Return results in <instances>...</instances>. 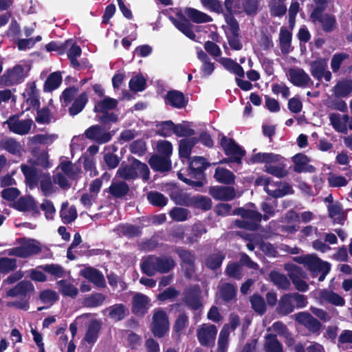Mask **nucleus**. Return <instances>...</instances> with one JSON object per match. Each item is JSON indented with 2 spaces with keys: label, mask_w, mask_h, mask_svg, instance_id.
Segmentation results:
<instances>
[{
  "label": "nucleus",
  "mask_w": 352,
  "mask_h": 352,
  "mask_svg": "<svg viewBox=\"0 0 352 352\" xmlns=\"http://www.w3.org/2000/svg\"><path fill=\"white\" fill-rule=\"evenodd\" d=\"M188 160V166L186 172L188 177L180 170L177 174L178 179L192 188L203 187L206 179L204 171L210 166V163L201 156L190 157Z\"/></svg>",
  "instance_id": "f257e3e1"
},
{
  "label": "nucleus",
  "mask_w": 352,
  "mask_h": 352,
  "mask_svg": "<svg viewBox=\"0 0 352 352\" xmlns=\"http://www.w3.org/2000/svg\"><path fill=\"white\" fill-rule=\"evenodd\" d=\"M118 101L109 96H104L103 99L96 102L94 111L96 113V120L101 124L104 127L110 128L111 124L116 123L118 121V115L113 112H110L117 108Z\"/></svg>",
  "instance_id": "f03ea898"
},
{
  "label": "nucleus",
  "mask_w": 352,
  "mask_h": 352,
  "mask_svg": "<svg viewBox=\"0 0 352 352\" xmlns=\"http://www.w3.org/2000/svg\"><path fill=\"white\" fill-rule=\"evenodd\" d=\"M117 175L124 180L135 179L138 177L147 182L150 179V170L146 164L132 157L128 164H122Z\"/></svg>",
  "instance_id": "7ed1b4c3"
},
{
  "label": "nucleus",
  "mask_w": 352,
  "mask_h": 352,
  "mask_svg": "<svg viewBox=\"0 0 352 352\" xmlns=\"http://www.w3.org/2000/svg\"><path fill=\"white\" fill-rule=\"evenodd\" d=\"M19 243L20 246L8 250L10 256L26 258L32 255L38 254L42 251L41 243L36 239L21 238L19 239Z\"/></svg>",
  "instance_id": "20e7f679"
},
{
  "label": "nucleus",
  "mask_w": 352,
  "mask_h": 352,
  "mask_svg": "<svg viewBox=\"0 0 352 352\" xmlns=\"http://www.w3.org/2000/svg\"><path fill=\"white\" fill-rule=\"evenodd\" d=\"M169 329V320L166 313L162 309L155 311L151 324V331L156 338H163Z\"/></svg>",
  "instance_id": "39448f33"
},
{
  "label": "nucleus",
  "mask_w": 352,
  "mask_h": 352,
  "mask_svg": "<svg viewBox=\"0 0 352 352\" xmlns=\"http://www.w3.org/2000/svg\"><path fill=\"white\" fill-rule=\"evenodd\" d=\"M306 267L310 271L313 278L318 276V280L320 282L324 280L331 270V264L329 263L323 261L314 255H311Z\"/></svg>",
  "instance_id": "423d86ee"
},
{
  "label": "nucleus",
  "mask_w": 352,
  "mask_h": 352,
  "mask_svg": "<svg viewBox=\"0 0 352 352\" xmlns=\"http://www.w3.org/2000/svg\"><path fill=\"white\" fill-rule=\"evenodd\" d=\"M217 328L214 324H203L197 329V337L199 342L204 347H213L215 344Z\"/></svg>",
  "instance_id": "0eeeda50"
},
{
  "label": "nucleus",
  "mask_w": 352,
  "mask_h": 352,
  "mask_svg": "<svg viewBox=\"0 0 352 352\" xmlns=\"http://www.w3.org/2000/svg\"><path fill=\"white\" fill-rule=\"evenodd\" d=\"M182 301L191 309L197 310L202 307L201 291L199 285L186 287L183 292Z\"/></svg>",
  "instance_id": "6e6552de"
},
{
  "label": "nucleus",
  "mask_w": 352,
  "mask_h": 352,
  "mask_svg": "<svg viewBox=\"0 0 352 352\" xmlns=\"http://www.w3.org/2000/svg\"><path fill=\"white\" fill-rule=\"evenodd\" d=\"M285 270L288 271L289 277L298 291L307 292L309 289L307 283L301 279L305 274L301 267L295 264H287Z\"/></svg>",
  "instance_id": "1a4fd4ad"
},
{
  "label": "nucleus",
  "mask_w": 352,
  "mask_h": 352,
  "mask_svg": "<svg viewBox=\"0 0 352 352\" xmlns=\"http://www.w3.org/2000/svg\"><path fill=\"white\" fill-rule=\"evenodd\" d=\"M25 78L24 68L21 65H16L11 69H8L0 76V83L10 86L19 84Z\"/></svg>",
  "instance_id": "9d476101"
},
{
  "label": "nucleus",
  "mask_w": 352,
  "mask_h": 352,
  "mask_svg": "<svg viewBox=\"0 0 352 352\" xmlns=\"http://www.w3.org/2000/svg\"><path fill=\"white\" fill-rule=\"evenodd\" d=\"M6 123L11 132L18 135H26L30 132L33 121L31 119L21 120L17 115H14L7 120Z\"/></svg>",
  "instance_id": "9b49d317"
},
{
  "label": "nucleus",
  "mask_w": 352,
  "mask_h": 352,
  "mask_svg": "<svg viewBox=\"0 0 352 352\" xmlns=\"http://www.w3.org/2000/svg\"><path fill=\"white\" fill-rule=\"evenodd\" d=\"M103 128L101 124L92 125L85 131V137L91 140H94L99 144H104L109 142L114 133L113 131L102 133Z\"/></svg>",
  "instance_id": "f8f14e48"
},
{
  "label": "nucleus",
  "mask_w": 352,
  "mask_h": 352,
  "mask_svg": "<svg viewBox=\"0 0 352 352\" xmlns=\"http://www.w3.org/2000/svg\"><path fill=\"white\" fill-rule=\"evenodd\" d=\"M224 153L227 156L238 157L242 162V159L245 155V151L236 143L234 139L223 136L220 141Z\"/></svg>",
  "instance_id": "ddd939ff"
},
{
  "label": "nucleus",
  "mask_w": 352,
  "mask_h": 352,
  "mask_svg": "<svg viewBox=\"0 0 352 352\" xmlns=\"http://www.w3.org/2000/svg\"><path fill=\"white\" fill-rule=\"evenodd\" d=\"M310 19L312 22L316 21L322 25V30L324 32H331L336 27V16L330 14H323V12H317L315 14L311 12Z\"/></svg>",
  "instance_id": "4468645a"
},
{
  "label": "nucleus",
  "mask_w": 352,
  "mask_h": 352,
  "mask_svg": "<svg viewBox=\"0 0 352 352\" xmlns=\"http://www.w3.org/2000/svg\"><path fill=\"white\" fill-rule=\"evenodd\" d=\"M164 101L166 104L174 108L182 109L186 107L188 104V98L182 91L172 89L167 91L164 97Z\"/></svg>",
  "instance_id": "2eb2a0df"
},
{
  "label": "nucleus",
  "mask_w": 352,
  "mask_h": 352,
  "mask_svg": "<svg viewBox=\"0 0 352 352\" xmlns=\"http://www.w3.org/2000/svg\"><path fill=\"white\" fill-rule=\"evenodd\" d=\"M295 320L312 333L319 331L322 326L320 322L309 312L303 311L295 314Z\"/></svg>",
  "instance_id": "dca6fc26"
},
{
  "label": "nucleus",
  "mask_w": 352,
  "mask_h": 352,
  "mask_svg": "<svg viewBox=\"0 0 352 352\" xmlns=\"http://www.w3.org/2000/svg\"><path fill=\"white\" fill-rule=\"evenodd\" d=\"M243 2L241 0H225L224 8L225 12L223 16L226 22H238L234 18V14H239L243 13Z\"/></svg>",
  "instance_id": "f3484780"
},
{
  "label": "nucleus",
  "mask_w": 352,
  "mask_h": 352,
  "mask_svg": "<svg viewBox=\"0 0 352 352\" xmlns=\"http://www.w3.org/2000/svg\"><path fill=\"white\" fill-rule=\"evenodd\" d=\"M13 208L20 212L31 211L34 217L40 215L37 204L32 197H21L13 204Z\"/></svg>",
  "instance_id": "a211bd4d"
},
{
  "label": "nucleus",
  "mask_w": 352,
  "mask_h": 352,
  "mask_svg": "<svg viewBox=\"0 0 352 352\" xmlns=\"http://www.w3.org/2000/svg\"><path fill=\"white\" fill-rule=\"evenodd\" d=\"M149 308V298L146 295L137 293L132 298V312L138 316H144Z\"/></svg>",
  "instance_id": "6ab92c4d"
},
{
  "label": "nucleus",
  "mask_w": 352,
  "mask_h": 352,
  "mask_svg": "<svg viewBox=\"0 0 352 352\" xmlns=\"http://www.w3.org/2000/svg\"><path fill=\"white\" fill-rule=\"evenodd\" d=\"M209 194L216 200L231 201L236 197V191L232 186H212Z\"/></svg>",
  "instance_id": "aec40b11"
},
{
  "label": "nucleus",
  "mask_w": 352,
  "mask_h": 352,
  "mask_svg": "<svg viewBox=\"0 0 352 352\" xmlns=\"http://www.w3.org/2000/svg\"><path fill=\"white\" fill-rule=\"evenodd\" d=\"M179 20L170 16V19L175 28L191 40H195L196 35L192 30L193 25L182 14H177Z\"/></svg>",
  "instance_id": "412c9836"
},
{
  "label": "nucleus",
  "mask_w": 352,
  "mask_h": 352,
  "mask_svg": "<svg viewBox=\"0 0 352 352\" xmlns=\"http://www.w3.org/2000/svg\"><path fill=\"white\" fill-rule=\"evenodd\" d=\"M80 275L97 287L104 288L106 286L103 274L96 268L91 267H85L80 271Z\"/></svg>",
  "instance_id": "4be33fe9"
},
{
  "label": "nucleus",
  "mask_w": 352,
  "mask_h": 352,
  "mask_svg": "<svg viewBox=\"0 0 352 352\" xmlns=\"http://www.w3.org/2000/svg\"><path fill=\"white\" fill-rule=\"evenodd\" d=\"M148 164L154 171L160 173L168 172L172 168L169 158L157 154H154L150 157Z\"/></svg>",
  "instance_id": "5701e85b"
},
{
  "label": "nucleus",
  "mask_w": 352,
  "mask_h": 352,
  "mask_svg": "<svg viewBox=\"0 0 352 352\" xmlns=\"http://www.w3.org/2000/svg\"><path fill=\"white\" fill-rule=\"evenodd\" d=\"M229 27L230 35H227V38L230 47L234 50H240L243 47V44L239 39V24L238 22H226Z\"/></svg>",
  "instance_id": "b1692460"
},
{
  "label": "nucleus",
  "mask_w": 352,
  "mask_h": 352,
  "mask_svg": "<svg viewBox=\"0 0 352 352\" xmlns=\"http://www.w3.org/2000/svg\"><path fill=\"white\" fill-rule=\"evenodd\" d=\"M295 305L293 303L291 293L283 294L278 302L276 311L280 316H285L294 311Z\"/></svg>",
  "instance_id": "393cba45"
},
{
  "label": "nucleus",
  "mask_w": 352,
  "mask_h": 352,
  "mask_svg": "<svg viewBox=\"0 0 352 352\" xmlns=\"http://www.w3.org/2000/svg\"><path fill=\"white\" fill-rule=\"evenodd\" d=\"M220 298L226 303L234 302L237 300V287L232 283H224L219 287Z\"/></svg>",
  "instance_id": "a878e982"
},
{
  "label": "nucleus",
  "mask_w": 352,
  "mask_h": 352,
  "mask_svg": "<svg viewBox=\"0 0 352 352\" xmlns=\"http://www.w3.org/2000/svg\"><path fill=\"white\" fill-rule=\"evenodd\" d=\"M309 158L303 153H297L292 157V162H294V170L296 173L310 172L312 173L315 170V168L312 165H309Z\"/></svg>",
  "instance_id": "bb28decb"
},
{
  "label": "nucleus",
  "mask_w": 352,
  "mask_h": 352,
  "mask_svg": "<svg viewBox=\"0 0 352 352\" xmlns=\"http://www.w3.org/2000/svg\"><path fill=\"white\" fill-rule=\"evenodd\" d=\"M101 327L102 324L100 321L98 320H91L87 327L83 341L92 346L98 339Z\"/></svg>",
  "instance_id": "cd10ccee"
},
{
  "label": "nucleus",
  "mask_w": 352,
  "mask_h": 352,
  "mask_svg": "<svg viewBox=\"0 0 352 352\" xmlns=\"http://www.w3.org/2000/svg\"><path fill=\"white\" fill-rule=\"evenodd\" d=\"M129 186L124 181H113L108 189L105 190L116 199L124 197L129 194Z\"/></svg>",
  "instance_id": "c85d7f7f"
},
{
  "label": "nucleus",
  "mask_w": 352,
  "mask_h": 352,
  "mask_svg": "<svg viewBox=\"0 0 352 352\" xmlns=\"http://www.w3.org/2000/svg\"><path fill=\"white\" fill-rule=\"evenodd\" d=\"M263 350L265 352H285L284 346L277 336L272 333L265 336Z\"/></svg>",
  "instance_id": "c756f323"
},
{
  "label": "nucleus",
  "mask_w": 352,
  "mask_h": 352,
  "mask_svg": "<svg viewBox=\"0 0 352 352\" xmlns=\"http://www.w3.org/2000/svg\"><path fill=\"white\" fill-rule=\"evenodd\" d=\"M289 74L290 81L296 87H305L310 81L309 75L302 69H291L289 71Z\"/></svg>",
  "instance_id": "7c9ffc66"
},
{
  "label": "nucleus",
  "mask_w": 352,
  "mask_h": 352,
  "mask_svg": "<svg viewBox=\"0 0 352 352\" xmlns=\"http://www.w3.org/2000/svg\"><path fill=\"white\" fill-rule=\"evenodd\" d=\"M226 258V254L221 250L209 254L205 258L204 265L210 270H217L221 267Z\"/></svg>",
  "instance_id": "2f4dec72"
},
{
  "label": "nucleus",
  "mask_w": 352,
  "mask_h": 352,
  "mask_svg": "<svg viewBox=\"0 0 352 352\" xmlns=\"http://www.w3.org/2000/svg\"><path fill=\"white\" fill-rule=\"evenodd\" d=\"M292 33L288 29L283 26L280 28L279 34V46L283 54H288L292 47Z\"/></svg>",
  "instance_id": "473e14b6"
},
{
  "label": "nucleus",
  "mask_w": 352,
  "mask_h": 352,
  "mask_svg": "<svg viewBox=\"0 0 352 352\" xmlns=\"http://www.w3.org/2000/svg\"><path fill=\"white\" fill-rule=\"evenodd\" d=\"M199 142L196 137L182 139L179 142V155L181 158L188 159L192 148Z\"/></svg>",
  "instance_id": "72a5a7b5"
},
{
  "label": "nucleus",
  "mask_w": 352,
  "mask_h": 352,
  "mask_svg": "<svg viewBox=\"0 0 352 352\" xmlns=\"http://www.w3.org/2000/svg\"><path fill=\"white\" fill-rule=\"evenodd\" d=\"M214 177L219 183L226 185L233 184L235 182L234 174L231 170L222 167H217L215 169Z\"/></svg>",
  "instance_id": "f704fd0d"
},
{
  "label": "nucleus",
  "mask_w": 352,
  "mask_h": 352,
  "mask_svg": "<svg viewBox=\"0 0 352 352\" xmlns=\"http://www.w3.org/2000/svg\"><path fill=\"white\" fill-rule=\"evenodd\" d=\"M21 170L25 176V183L30 189H33L38 185L37 170L36 168L26 164H21Z\"/></svg>",
  "instance_id": "c9c22d12"
},
{
  "label": "nucleus",
  "mask_w": 352,
  "mask_h": 352,
  "mask_svg": "<svg viewBox=\"0 0 352 352\" xmlns=\"http://www.w3.org/2000/svg\"><path fill=\"white\" fill-rule=\"evenodd\" d=\"M282 157L280 155L273 153H261L254 154L251 157V162L253 164H263L265 163L266 165L272 163L278 162Z\"/></svg>",
  "instance_id": "e433bc0d"
},
{
  "label": "nucleus",
  "mask_w": 352,
  "mask_h": 352,
  "mask_svg": "<svg viewBox=\"0 0 352 352\" xmlns=\"http://www.w3.org/2000/svg\"><path fill=\"white\" fill-rule=\"evenodd\" d=\"M60 217L65 224H69L77 218V210L74 206L68 207V203L64 202L61 206Z\"/></svg>",
  "instance_id": "4c0bfd02"
},
{
  "label": "nucleus",
  "mask_w": 352,
  "mask_h": 352,
  "mask_svg": "<svg viewBox=\"0 0 352 352\" xmlns=\"http://www.w3.org/2000/svg\"><path fill=\"white\" fill-rule=\"evenodd\" d=\"M62 76L60 72H54L51 73L43 85V91L45 92H52L58 89L62 83Z\"/></svg>",
  "instance_id": "58836bf2"
},
{
  "label": "nucleus",
  "mask_w": 352,
  "mask_h": 352,
  "mask_svg": "<svg viewBox=\"0 0 352 352\" xmlns=\"http://www.w3.org/2000/svg\"><path fill=\"white\" fill-rule=\"evenodd\" d=\"M157 256H149L140 265L141 271L148 276H153L157 272Z\"/></svg>",
  "instance_id": "ea45409f"
},
{
  "label": "nucleus",
  "mask_w": 352,
  "mask_h": 352,
  "mask_svg": "<svg viewBox=\"0 0 352 352\" xmlns=\"http://www.w3.org/2000/svg\"><path fill=\"white\" fill-rule=\"evenodd\" d=\"M234 214L240 215L242 218L246 219L252 222L257 223L260 226V223L262 220V214L254 210L245 209L244 208H237L234 212Z\"/></svg>",
  "instance_id": "a19ab883"
},
{
  "label": "nucleus",
  "mask_w": 352,
  "mask_h": 352,
  "mask_svg": "<svg viewBox=\"0 0 352 352\" xmlns=\"http://www.w3.org/2000/svg\"><path fill=\"white\" fill-rule=\"evenodd\" d=\"M89 98L86 91L82 92L73 102L72 106L69 108V113L74 116L80 113L88 102Z\"/></svg>",
  "instance_id": "79ce46f5"
},
{
  "label": "nucleus",
  "mask_w": 352,
  "mask_h": 352,
  "mask_svg": "<svg viewBox=\"0 0 352 352\" xmlns=\"http://www.w3.org/2000/svg\"><path fill=\"white\" fill-rule=\"evenodd\" d=\"M33 289L32 284L28 281H21L14 287L7 292V296L10 297H16L18 296H26L28 293Z\"/></svg>",
  "instance_id": "37998d69"
},
{
  "label": "nucleus",
  "mask_w": 352,
  "mask_h": 352,
  "mask_svg": "<svg viewBox=\"0 0 352 352\" xmlns=\"http://www.w3.org/2000/svg\"><path fill=\"white\" fill-rule=\"evenodd\" d=\"M192 206L204 211L210 210L212 207L210 198L203 195L192 196L190 197L189 207Z\"/></svg>",
  "instance_id": "c03bdc74"
},
{
  "label": "nucleus",
  "mask_w": 352,
  "mask_h": 352,
  "mask_svg": "<svg viewBox=\"0 0 352 352\" xmlns=\"http://www.w3.org/2000/svg\"><path fill=\"white\" fill-rule=\"evenodd\" d=\"M146 199L151 205L160 208L166 206L168 201V198L164 194L156 190L147 192Z\"/></svg>",
  "instance_id": "a18cd8bd"
},
{
  "label": "nucleus",
  "mask_w": 352,
  "mask_h": 352,
  "mask_svg": "<svg viewBox=\"0 0 352 352\" xmlns=\"http://www.w3.org/2000/svg\"><path fill=\"white\" fill-rule=\"evenodd\" d=\"M327 67L326 60L322 58H318L310 63L311 74L314 78L321 80Z\"/></svg>",
  "instance_id": "49530a36"
},
{
  "label": "nucleus",
  "mask_w": 352,
  "mask_h": 352,
  "mask_svg": "<svg viewBox=\"0 0 352 352\" xmlns=\"http://www.w3.org/2000/svg\"><path fill=\"white\" fill-rule=\"evenodd\" d=\"M187 16L194 23H203L212 21L210 16L192 8H188L185 10Z\"/></svg>",
  "instance_id": "de8ad7c7"
},
{
  "label": "nucleus",
  "mask_w": 352,
  "mask_h": 352,
  "mask_svg": "<svg viewBox=\"0 0 352 352\" xmlns=\"http://www.w3.org/2000/svg\"><path fill=\"white\" fill-rule=\"evenodd\" d=\"M333 89L336 97H347L352 92V79L338 82Z\"/></svg>",
  "instance_id": "09e8293b"
},
{
  "label": "nucleus",
  "mask_w": 352,
  "mask_h": 352,
  "mask_svg": "<svg viewBox=\"0 0 352 352\" xmlns=\"http://www.w3.org/2000/svg\"><path fill=\"white\" fill-rule=\"evenodd\" d=\"M109 311V316L116 321L123 320L127 315L128 310L126 306L122 303L115 304L107 308Z\"/></svg>",
  "instance_id": "8fccbe9b"
},
{
  "label": "nucleus",
  "mask_w": 352,
  "mask_h": 352,
  "mask_svg": "<svg viewBox=\"0 0 352 352\" xmlns=\"http://www.w3.org/2000/svg\"><path fill=\"white\" fill-rule=\"evenodd\" d=\"M59 292L64 296H69L72 298H75L78 294V289L67 280H60L57 281Z\"/></svg>",
  "instance_id": "3c124183"
},
{
  "label": "nucleus",
  "mask_w": 352,
  "mask_h": 352,
  "mask_svg": "<svg viewBox=\"0 0 352 352\" xmlns=\"http://www.w3.org/2000/svg\"><path fill=\"white\" fill-rule=\"evenodd\" d=\"M197 58L203 63L201 67L203 74L206 76L212 74L214 69V63L210 61L208 54L203 50H200L197 52Z\"/></svg>",
  "instance_id": "603ef678"
},
{
  "label": "nucleus",
  "mask_w": 352,
  "mask_h": 352,
  "mask_svg": "<svg viewBox=\"0 0 352 352\" xmlns=\"http://www.w3.org/2000/svg\"><path fill=\"white\" fill-rule=\"evenodd\" d=\"M271 281L278 288L287 289L290 286V282L285 275L277 271L273 270L270 273Z\"/></svg>",
  "instance_id": "864d4df0"
},
{
  "label": "nucleus",
  "mask_w": 352,
  "mask_h": 352,
  "mask_svg": "<svg viewBox=\"0 0 352 352\" xmlns=\"http://www.w3.org/2000/svg\"><path fill=\"white\" fill-rule=\"evenodd\" d=\"M329 216L333 219L334 223L343 225L344 223L346 216L342 212V208L338 204H330L328 206Z\"/></svg>",
  "instance_id": "5fc2aeb1"
},
{
  "label": "nucleus",
  "mask_w": 352,
  "mask_h": 352,
  "mask_svg": "<svg viewBox=\"0 0 352 352\" xmlns=\"http://www.w3.org/2000/svg\"><path fill=\"white\" fill-rule=\"evenodd\" d=\"M170 197L175 204L189 207L191 197L189 194L183 192L179 189H175L171 190Z\"/></svg>",
  "instance_id": "6e6d98bb"
},
{
  "label": "nucleus",
  "mask_w": 352,
  "mask_h": 352,
  "mask_svg": "<svg viewBox=\"0 0 352 352\" xmlns=\"http://www.w3.org/2000/svg\"><path fill=\"white\" fill-rule=\"evenodd\" d=\"M230 331L228 324H225L220 331L217 352H227L228 348Z\"/></svg>",
  "instance_id": "4d7b16f0"
},
{
  "label": "nucleus",
  "mask_w": 352,
  "mask_h": 352,
  "mask_svg": "<svg viewBox=\"0 0 352 352\" xmlns=\"http://www.w3.org/2000/svg\"><path fill=\"white\" fill-rule=\"evenodd\" d=\"M206 232L207 230L203 223L200 222L195 223L192 227L190 234L187 237L188 242L190 244H194L199 241L201 236L206 233Z\"/></svg>",
  "instance_id": "13d9d810"
},
{
  "label": "nucleus",
  "mask_w": 352,
  "mask_h": 352,
  "mask_svg": "<svg viewBox=\"0 0 352 352\" xmlns=\"http://www.w3.org/2000/svg\"><path fill=\"white\" fill-rule=\"evenodd\" d=\"M336 344L339 349L344 351L352 349V346H349L352 344V330H342L337 339Z\"/></svg>",
  "instance_id": "bf43d9fd"
},
{
  "label": "nucleus",
  "mask_w": 352,
  "mask_h": 352,
  "mask_svg": "<svg viewBox=\"0 0 352 352\" xmlns=\"http://www.w3.org/2000/svg\"><path fill=\"white\" fill-rule=\"evenodd\" d=\"M225 274L229 278L240 280L243 276L242 265L237 262L230 261L226 267Z\"/></svg>",
  "instance_id": "052dcab7"
},
{
  "label": "nucleus",
  "mask_w": 352,
  "mask_h": 352,
  "mask_svg": "<svg viewBox=\"0 0 352 352\" xmlns=\"http://www.w3.org/2000/svg\"><path fill=\"white\" fill-rule=\"evenodd\" d=\"M40 188L44 196L48 197L56 192L49 173H44L40 181Z\"/></svg>",
  "instance_id": "680f3d73"
},
{
  "label": "nucleus",
  "mask_w": 352,
  "mask_h": 352,
  "mask_svg": "<svg viewBox=\"0 0 352 352\" xmlns=\"http://www.w3.org/2000/svg\"><path fill=\"white\" fill-rule=\"evenodd\" d=\"M250 302L252 309L255 312L260 315H263L266 312L267 306L264 298L258 294H254L250 297Z\"/></svg>",
  "instance_id": "e2e57ef3"
},
{
  "label": "nucleus",
  "mask_w": 352,
  "mask_h": 352,
  "mask_svg": "<svg viewBox=\"0 0 352 352\" xmlns=\"http://www.w3.org/2000/svg\"><path fill=\"white\" fill-rule=\"evenodd\" d=\"M157 272L160 273H168L175 266L174 260L170 256H157Z\"/></svg>",
  "instance_id": "0e129e2a"
},
{
  "label": "nucleus",
  "mask_w": 352,
  "mask_h": 352,
  "mask_svg": "<svg viewBox=\"0 0 352 352\" xmlns=\"http://www.w3.org/2000/svg\"><path fill=\"white\" fill-rule=\"evenodd\" d=\"M174 122L172 120H166L156 123V134L166 138L173 133Z\"/></svg>",
  "instance_id": "69168bd1"
},
{
  "label": "nucleus",
  "mask_w": 352,
  "mask_h": 352,
  "mask_svg": "<svg viewBox=\"0 0 352 352\" xmlns=\"http://www.w3.org/2000/svg\"><path fill=\"white\" fill-rule=\"evenodd\" d=\"M175 252L177 254L182 262L184 264L195 263L196 257L195 253L192 251L184 249L182 247L176 248Z\"/></svg>",
  "instance_id": "338daca9"
},
{
  "label": "nucleus",
  "mask_w": 352,
  "mask_h": 352,
  "mask_svg": "<svg viewBox=\"0 0 352 352\" xmlns=\"http://www.w3.org/2000/svg\"><path fill=\"white\" fill-rule=\"evenodd\" d=\"M105 298L102 293H94L84 298V304L87 307H97L104 303Z\"/></svg>",
  "instance_id": "774afa93"
}]
</instances>
